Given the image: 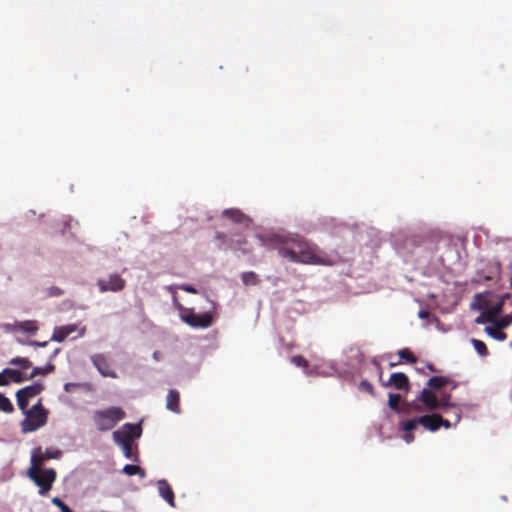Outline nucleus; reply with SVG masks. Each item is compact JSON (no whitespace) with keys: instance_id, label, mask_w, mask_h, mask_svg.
Segmentation results:
<instances>
[{"instance_id":"f257e3e1","label":"nucleus","mask_w":512,"mask_h":512,"mask_svg":"<svg viewBox=\"0 0 512 512\" xmlns=\"http://www.w3.org/2000/svg\"><path fill=\"white\" fill-rule=\"evenodd\" d=\"M258 239L262 245L275 249L283 258L290 262L331 266L335 261L317 245L307 241L298 235L292 237H282L280 235H260Z\"/></svg>"},{"instance_id":"f03ea898","label":"nucleus","mask_w":512,"mask_h":512,"mask_svg":"<svg viewBox=\"0 0 512 512\" xmlns=\"http://www.w3.org/2000/svg\"><path fill=\"white\" fill-rule=\"evenodd\" d=\"M125 417L126 413L121 407L111 406L94 411L92 420L98 431L106 432L114 428Z\"/></svg>"},{"instance_id":"7ed1b4c3","label":"nucleus","mask_w":512,"mask_h":512,"mask_svg":"<svg viewBox=\"0 0 512 512\" xmlns=\"http://www.w3.org/2000/svg\"><path fill=\"white\" fill-rule=\"evenodd\" d=\"M175 308L179 312L180 319L192 328H208L212 325L214 317L211 312L195 313L193 308H186L173 296Z\"/></svg>"},{"instance_id":"20e7f679","label":"nucleus","mask_w":512,"mask_h":512,"mask_svg":"<svg viewBox=\"0 0 512 512\" xmlns=\"http://www.w3.org/2000/svg\"><path fill=\"white\" fill-rule=\"evenodd\" d=\"M28 477L39 487V494L46 496L56 480L57 473L53 468L30 466Z\"/></svg>"},{"instance_id":"39448f33","label":"nucleus","mask_w":512,"mask_h":512,"mask_svg":"<svg viewBox=\"0 0 512 512\" xmlns=\"http://www.w3.org/2000/svg\"><path fill=\"white\" fill-rule=\"evenodd\" d=\"M25 415L26 418L21 423V428L24 433L33 432L47 422V411L44 409L41 400L26 411Z\"/></svg>"},{"instance_id":"423d86ee","label":"nucleus","mask_w":512,"mask_h":512,"mask_svg":"<svg viewBox=\"0 0 512 512\" xmlns=\"http://www.w3.org/2000/svg\"><path fill=\"white\" fill-rule=\"evenodd\" d=\"M450 394H443L440 399L428 388H424L418 397V400L421 401L424 407L427 410H443L446 411L450 407H454L450 403Z\"/></svg>"},{"instance_id":"0eeeda50","label":"nucleus","mask_w":512,"mask_h":512,"mask_svg":"<svg viewBox=\"0 0 512 512\" xmlns=\"http://www.w3.org/2000/svg\"><path fill=\"white\" fill-rule=\"evenodd\" d=\"M142 428L140 424L125 423L119 430L113 433V440L116 444H132L135 439L141 437Z\"/></svg>"},{"instance_id":"6e6552de","label":"nucleus","mask_w":512,"mask_h":512,"mask_svg":"<svg viewBox=\"0 0 512 512\" xmlns=\"http://www.w3.org/2000/svg\"><path fill=\"white\" fill-rule=\"evenodd\" d=\"M97 286L100 292H119L126 286V281L119 274H110L107 279H98Z\"/></svg>"},{"instance_id":"1a4fd4ad","label":"nucleus","mask_w":512,"mask_h":512,"mask_svg":"<svg viewBox=\"0 0 512 512\" xmlns=\"http://www.w3.org/2000/svg\"><path fill=\"white\" fill-rule=\"evenodd\" d=\"M61 456V451L58 449H46L42 450L38 447L33 450L31 455V467H42L43 462L50 459H57Z\"/></svg>"},{"instance_id":"9d476101","label":"nucleus","mask_w":512,"mask_h":512,"mask_svg":"<svg viewBox=\"0 0 512 512\" xmlns=\"http://www.w3.org/2000/svg\"><path fill=\"white\" fill-rule=\"evenodd\" d=\"M383 387L393 386L397 390L408 392L410 381L406 374L402 372L392 373L388 382H381Z\"/></svg>"},{"instance_id":"9b49d317","label":"nucleus","mask_w":512,"mask_h":512,"mask_svg":"<svg viewBox=\"0 0 512 512\" xmlns=\"http://www.w3.org/2000/svg\"><path fill=\"white\" fill-rule=\"evenodd\" d=\"M91 361L102 376L111 378L117 377L116 372L111 369L108 360L103 354H95L91 356Z\"/></svg>"},{"instance_id":"f8f14e48","label":"nucleus","mask_w":512,"mask_h":512,"mask_svg":"<svg viewBox=\"0 0 512 512\" xmlns=\"http://www.w3.org/2000/svg\"><path fill=\"white\" fill-rule=\"evenodd\" d=\"M222 215L223 217L231 220L234 224L240 225L244 229H247L251 224V219L239 209H225L222 212Z\"/></svg>"},{"instance_id":"ddd939ff","label":"nucleus","mask_w":512,"mask_h":512,"mask_svg":"<svg viewBox=\"0 0 512 512\" xmlns=\"http://www.w3.org/2000/svg\"><path fill=\"white\" fill-rule=\"evenodd\" d=\"M502 312V303H496L495 305L487 306L480 316L475 319L477 324H482L485 322L492 323L495 321L496 317Z\"/></svg>"},{"instance_id":"4468645a","label":"nucleus","mask_w":512,"mask_h":512,"mask_svg":"<svg viewBox=\"0 0 512 512\" xmlns=\"http://www.w3.org/2000/svg\"><path fill=\"white\" fill-rule=\"evenodd\" d=\"M157 488L160 496L172 507L175 506V496L170 484L164 480L157 481Z\"/></svg>"},{"instance_id":"2eb2a0df","label":"nucleus","mask_w":512,"mask_h":512,"mask_svg":"<svg viewBox=\"0 0 512 512\" xmlns=\"http://www.w3.org/2000/svg\"><path fill=\"white\" fill-rule=\"evenodd\" d=\"M446 385H451L452 386V389H456L458 384L452 380L451 378L449 377H444V376H434V377H431L428 382H427V386L430 388V390H440L441 388H443L444 386Z\"/></svg>"},{"instance_id":"dca6fc26","label":"nucleus","mask_w":512,"mask_h":512,"mask_svg":"<svg viewBox=\"0 0 512 512\" xmlns=\"http://www.w3.org/2000/svg\"><path fill=\"white\" fill-rule=\"evenodd\" d=\"M440 414H426L419 417L420 425L426 430L435 432L439 429Z\"/></svg>"},{"instance_id":"f3484780","label":"nucleus","mask_w":512,"mask_h":512,"mask_svg":"<svg viewBox=\"0 0 512 512\" xmlns=\"http://www.w3.org/2000/svg\"><path fill=\"white\" fill-rule=\"evenodd\" d=\"M166 408L173 413H180V393L177 390H169L166 398Z\"/></svg>"},{"instance_id":"a211bd4d","label":"nucleus","mask_w":512,"mask_h":512,"mask_svg":"<svg viewBox=\"0 0 512 512\" xmlns=\"http://www.w3.org/2000/svg\"><path fill=\"white\" fill-rule=\"evenodd\" d=\"M76 331L75 325H67L55 328L51 340L63 342L70 334Z\"/></svg>"},{"instance_id":"6ab92c4d","label":"nucleus","mask_w":512,"mask_h":512,"mask_svg":"<svg viewBox=\"0 0 512 512\" xmlns=\"http://www.w3.org/2000/svg\"><path fill=\"white\" fill-rule=\"evenodd\" d=\"M44 390V386L40 382H35L32 385L26 386L20 390H18L21 394H23L27 398H33L39 395Z\"/></svg>"},{"instance_id":"aec40b11","label":"nucleus","mask_w":512,"mask_h":512,"mask_svg":"<svg viewBox=\"0 0 512 512\" xmlns=\"http://www.w3.org/2000/svg\"><path fill=\"white\" fill-rule=\"evenodd\" d=\"M14 328L29 334H35L38 331L37 322L34 320L19 322L14 325Z\"/></svg>"},{"instance_id":"412c9836","label":"nucleus","mask_w":512,"mask_h":512,"mask_svg":"<svg viewBox=\"0 0 512 512\" xmlns=\"http://www.w3.org/2000/svg\"><path fill=\"white\" fill-rule=\"evenodd\" d=\"M5 374L8 375L9 382L11 381V382H14V383H22V382H24L26 380H29L28 376H26L20 370L6 368L5 369Z\"/></svg>"},{"instance_id":"4be33fe9","label":"nucleus","mask_w":512,"mask_h":512,"mask_svg":"<svg viewBox=\"0 0 512 512\" xmlns=\"http://www.w3.org/2000/svg\"><path fill=\"white\" fill-rule=\"evenodd\" d=\"M241 280L244 285L256 286L260 283L258 275L253 271L243 272L241 274Z\"/></svg>"},{"instance_id":"5701e85b","label":"nucleus","mask_w":512,"mask_h":512,"mask_svg":"<svg viewBox=\"0 0 512 512\" xmlns=\"http://www.w3.org/2000/svg\"><path fill=\"white\" fill-rule=\"evenodd\" d=\"M247 241L245 237L241 234H237L236 238H231L228 243V248L232 250H242L245 252V249L243 248L244 245H246Z\"/></svg>"},{"instance_id":"b1692460","label":"nucleus","mask_w":512,"mask_h":512,"mask_svg":"<svg viewBox=\"0 0 512 512\" xmlns=\"http://www.w3.org/2000/svg\"><path fill=\"white\" fill-rule=\"evenodd\" d=\"M55 369V366L51 363L47 364L45 367H34L31 374L28 376L29 379H32L38 375H47L51 372H53Z\"/></svg>"},{"instance_id":"393cba45","label":"nucleus","mask_w":512,"mask_h":512,"mask_svg":"<svg viewBox=\"0 0 512 512\" xmlns=\"http://www.w3.org/2000/svg\"><path fill=\"white\" fill-rule=\"evenodd\" d=\"M123 472L129 476L139 475L141 478L145 477V471L138 465L127 464L123 468Z\"/></svg>"},{"instance_id":"a878e982","label":"nucleus","mask_w":512,"mask_h":512,"mask_svg":"<svg viewBox=\"0 0 512 512\" xmlns=\"http://www.w3.org/2000/svg\"><path fill=\"white\" fill-rule=\"evenodd\" d=\"M500 329L501 328H499L498 326L497 327H486L485 332L489 336L493 337L494 339H496L498 341H504L507 338V335H506V333L502 332Z\"/></svg>"},{"instance_id":"bb28decb","label":"nucleus","mask_w":512,"mask_h":512,"mask_svg":"<svg viewBox=\"0 0 512 512\" xmlns=\"http://www.w3.org/2000/svg\"><path fill=\"white\" fill-rule=\"evenodd\" d=\"M471 343H472L474 349L476 350V352L480 356L486 357L489 354L488 348H487L486 344L483 341L475 339V338H472L471 339Z\"/></svg>"},{"instance_id":"cd10ccee","label":"nucleus","mask_w":512,"mask_h":512,"mask_svg":"<svg viewBox=\"0 0 512 512\" xmlns=\"http://www.w3.org/2000/svg\"><path fill=\"white\" fill-rule=\"evenodd\" d=\"M401 401H402V397L400 394L390 393L388 396V406L390 407V409H392L396 412L400 411L399 405H400Z\"/></svg>"},{"instance_id":"c85d7f7f","label":"nucleus","mask_w":512,"mask_h":512,"mask_svg":"<svg viewBox=\"0 0 512 512\" xmlns=\"http://www.w3.org/2000/svg\"><path fill=\"white\" fill-rule=\"evenodd\" d=\"M398 355L400 357L401 360H405L409 363H416L417 361V357L407 348H404V349H401L399 352H398Z\"/></svg>"},{"instance_id":"c756f323","label":"nucleus","mask_w":512,"mask_h":512,"mask_svg":"<svg viewBox=\"0 0 512 512\" xmlns=\"http://www.w3.org/2000/svg\"><path fill=\"white\" fill-rule=\"evenodd\" d=\"M419 417H415L413 419H410L406 422H404L401 426V429L405 432H411L417 428L418 425H420Z\"/></svg>"},{"instance_id":"7c9ffc66","label":"nucleus","mask_w":512,"mask_h":512,"mask_svg":"<svg viewBox=\"0 0 512 512\" xmlns=\"http://www.w3.org/2000/svg\"><path fill=\"white\" fill-rule=\"evenodd\" d=\"M10 364L17 365L21 369H28V368H30L32 366V363H31V361L29 359L21 358V357L13 358L10 361Z\"/></svg>"},{"instance_id":"2f4dec72","label":"nucleus","mask_w":512,"mask_h":512,"mask_svg":"<svg viewBox=\"0 0 512 512\" xmlns=\"http://www.w3.org/2000/svg\"><path fill=\"white\" fill-rule=\"evenodd\" d=\"M16 399H17V404H18V407L24 412L26 413V411H28L29 409H27L28 407V404H29V398L25 397L23 394H21L19 391H17L16 393Z\"/></svg>"},{"instance_id":"473e14b6","label":"nucleus","mask_w":512,"mask_h":512,"mask_svg":"<svg viewBox=\"0 0 512 512\" xmlns=\"http://www.w3.org/2000/svg\"><path fill=\"white\" fill-rule=\"evenodd\" d=\"M0 410L5 413H12L14 411V407L11 401L4 395H2L0 398Z\"/></svg>"},{"instance_id":"72a5a7b5","label":"nucleus","mask_w":512,"mask_h":512,"mask_svg":"<svg viewBox=\"0 0 512 512\" xmlns=\"http://www.w3.org/2000/svg\"><path fill=\"white\" fill-rule=\"evenodd\" d=\"M291 362L297 366V367H301L303 369H307L309 364H308V361L302 357L301 355H296V356H293L291 358Z\"/></svg>"},{"instance_id":"f704fd0d","label":"nucleus","mask_w":512,"mask_h":512,"mask_svg":"<svg viewBox=\"0 0 512 512\" xmlns=\"http://www.w3.org/2000/svg\"><path fill=\"white\" fill-rule=\"evenodd\" d=\"M52 504L58 507L61 512H73L72 509L66 505L59 497H54L51 500Z\"/></svg>"},{"instance_id":"c9c22d12","label":"nucleus","mask_w":512,"mask_h":512,"mask_svg":"<svg viewBox=\"0 0 512 512\" xmlns=\"http://www.w3.org/2000/svg\"><path fill=\"white\" fill-rule=\"evenodd\" d=\"M359 389L362 390V391H365L367 392L369 395L371 396H375V391H374V387L373 385L367 381V380H362L359 384Z\"/></svg>"},{"instance_id":"e433bc0d","label":"nucleus","mask_w":512,"mask_h":512,"mask_svg":"<svg viewBox=\"0 0 512 512\" xmlns=\"http://www.w3.org/2000/svg\"><path fill=\"white\" fill-rule=\"evenodd\" d=\"M119 446L122 448L123 454H124V456H125L127 459H132V458H133V453H132V444H130V443H125V444H121V445H119Z\"/></svg>"},{"instance_id":"4c0bfd02","label":"nucleus","mask_w":512,"mask_h":512,"mask_svg":"<svg viewBox=\"0 0 512 512\" xmlns=\"http://www.w3.org/2000/svg\"><path fill=\"white\" fill-rule=\"evenodd\" d=\"M215 237L217 240L221 241V243H223V244H226V243L228 244L229 240H230L227 238V235L222 232L216 233Z\"/></svg>"},{"instance_id":"58836bf2","label":"nucleus","mask_w":512,"mask_h":512,"mask_svg":"<svg viewBox=\"0 0 512 512\" xmlns=\"http://www.w3.org/2000/svg\"><path fill=\"white\" fill-rule=\"evenodd\" d=\"M180 289L185 291V292L192 293V294H196L197 293L196 288H194L193 286L188 285V284L181 285Z\"/></svg>"},{"instance_id":"ea45409f","label":"nucleus","mask_w":512,"mask_h":512,"mask_svg":"<svg viewBox=\"0 0 512 512\" xmlns=\"http://www.w3.org/2000/svg\"><path fill=\"white\" fill-rule=\"evenodd\" d=\"M9 384L8 375L5 374V369L0 373V386H6Z\"/></svg>"},{"instance_id":"a19ab883","label":"nucleus","mask_w":512,"mask_h":512,"mask_svg":"<svg viewBox=\"0 0 512 512\" xmlns=\"http://www.w3.org/2000/svg\"><path fill=\"white\" fill-rule=\"evenodd\" d=\"M440 427H444L446 429H449L452 427V424L450 423V421H448L447 419H444L441 415H440V421H439V428Z\"/></svg>"},{"instance_id":"79ce46f5","label":"nucleus","mask_w":512,"mask_h":512,"mask_svg":"<svg viewBox=\"0 0 512 512\" xmlns=\"http://www.w3.org/2000/svg\"><path fill=\"white\" fill-rule=\"evenodd\" d=\"M403 439L406 443H411L414 441V435L411 432H406L403 436Z\"/></svg>"},{"instance_id":"37998d69","label":"nucleus","mask_w":512,"mask_h":512,"mask_svg":"<svg viewBox=\"0 0 512 512\" xmlns=\"http://www.w3.org/2000/svg\"><path fill=\"white\" fill-rule=\"evenodd\" d=\"M429 315H430V313L427 310H420L418 313V317L421 319H426L429 317Z\"/></svg>"},{"instance_id":"c03bdc74","label":"nucleus","mask_w":512,"mask_h":512,"mask_svg":"<svg viewBox=\"0 0 512 512\" xmlns=\"http://www.w3.org/2000/svg\"><path fill=\"white\" fill-rule=\"evenodd\" d=\"M76 386H78V385H77V384H75V383H66V384L64 385V390H65L66 392H70V391L72 390V388H74V387H76Z\"/></svg>"},{"instance_id":"a18cd8bd","label":"nucleus","mask_w":512,"mask_h":512,"mask_svg":"<svg viewBox=\"0 0 512 512\" xmlns=\"http://www.w3.org/2000/svg\"><path fill=\"white\" fill-rule=\"evenodd\" d=\"M508 324H509V321H508V320H507V321H502V322L497 323V325H498V327H499V328H504V327H506Z\"/></svg>"},{"instance_id":"49530a36","label":"nucleus","mask_w":512,"mask_h":512,"mask_svg":"<svg viewBox=\"0 0 512 512\" xmlns=\"http://www.w3.org/2000/svg\"><path fill=\"white\" fill-rule=\"evenodd\" d=\"M427 368H428L431 372H437V369L435 368V366H434L432 363L427 364Z\"/></svg>"},{"instance_id":"de8ad7c7","label":"nucleus","mask_w":512,"mask_h":512,"mask_svg":"<svg viewBox=\"0 0 512 512\" xmlns=\"http://www.w3.org/2000/svg\"><path fill=\"white\" fill-rule=\"evenodd\" d=\"M30 344L35 345V346H45L47 343L46 342L40 343V342L32 341Z\"/></svg>"},{"instance_id":"09e8293b","label":"nucleus","mask_w":512,"mask_h":512,"mask_svg":"<svg viewBox=\"0 0 512 512\" xmlns=\"http://www.w3.org/2000/svg\"><path fill=\"white\" fill-rule=\"evenodd\" d=\"M461 419V415H460V412H457L456 415H455V423H458Z\"/></svg>"},{"instance_id":"8fccbe9b","label":"nucleus","mask_w":512,"mask_h":512,"mask_svg":"<svg viewBox=\"0 0 512 512\" xmlns=\"http://www.w3.org/2000/svg\"><path fill=\"white\" fill-rule=\"evenodd\" d=\"M377 367H378V370H379V379L381 381L382 380V374H383L382 367L380 365H377Z\"/></svg>"},{"instance_id":"3c124183","label":"nucleus","mask_w":512,"mask_h":512,"mask_svg":"<svg viewBox=\"0 0 512 512\" xmlns=\"http://www.w3.org/2000/svg\"><path fill=\"white\" fill-rule=\"evenodd\" d=\"M153 358H154L155 360H159V352L155 351V352L153 353Z\"/></svg>"}]
</instances>
